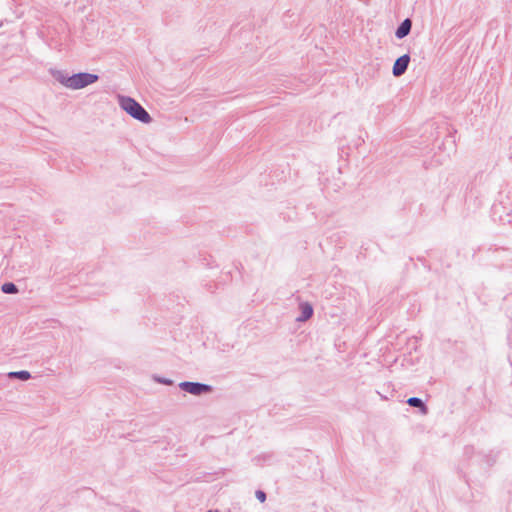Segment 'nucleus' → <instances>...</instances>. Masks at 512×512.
Wrapping results in <instances>:
<instances>
[{"instance_id":"obj_1","label":"nucleus","mask_w":512,"mask_h":512,"mask_svg":"<svg viewBox=\"0 0 512 512\" xmlns=\"http://www.w3.org/2000/svg\"><path fill=\"white\" fill-rule=\"evenodd\" d=\"M51 75L61 85L72 90H80L99 80V75L89 72L69 74L66 70L51 69Z\"/></svg>"},{"instance_id":"obj_2","label":"nucleus","mask_w":512,"mask_h":512,"mask_svg":"<svg viewBox=\"0 0 512 512\" xmlns=\"http://www.w3.org/2000/svg\"><path fill=\"white\" fill-rule=\"evenodd\" d=\"M118 104L120 108L125 111L129 116L135 120L149 124L152 122V117L147 110L134 98L126 95H118Z\"/></svg>"},{"instance_id":"obj_3","label":"nucleus","mask_w":512,"mask_h":512,"mask_svg":"<svg viewBox=\"0 0 512 512\" xmlns=\"http://www.w3.org/2000/svg\"><path fill=\"white\" fill-rule=\"evenodd\" d=\"M178 386L182 391L194 396L209 394L214 390L212 385L194 381H183Z\"/></svg>"},{"instance_id":"obj_4","label":"nucleus","mask_w":512,"mask_h":512,"mask_svg":"<svg viewBox=\"0 0 512 512\" xmlns=\"http://www.w3.org/2000/svg\"><path fill=\"white\" fill-rule=\"evenodd\" d=\"M411 57L409 53L403 54L402 56L398 57L392 67V74L395 77H400L403 74L406 73L409 63H410Z\"/></svg>"},{"instance_id":"obj_5","label":"nucleus","mask_w":512,"mask_h":512,"mask_svg":"<svg viewBox=\"0 0 512 512\" xmlns=\"http://www.w3.org/2000/svg\"><path fill=\"white\" fill-rule=\"evenodd\" d=\"M498 458V452L489 451L488 453L478 452L477 464H486L488 468L492 467Z\"/></svg>"},{"instance_id":"obj_6","label":"nucleus","mask_w":512,"mask_h":512,"mask_svg":"<svg viewBox=\"0 0 512 512\" xmlns=\"http://www.w3.org/2000/svg\"><path fill=\"white\" fill-rule=\"evenodd\" d=\"M300 314L297 316V322H306L314 314V308L309 302H301L299 304Z\"/></svg>"},{"instance_id":"obj_7","label":"nucleus","mask_w":512,"mask_h":512,"mask_svg":"<svg viewBox=\"0 0 512 512\" xmlns=\"http://www.w3.org/2000/svg\"><path fill=\"white\" fill-rule=\"evenodd\" d=\"M412 29V20L405 18L396 28L395 37L399 40L408 36Z\"/></svg>"},{"instance_id":"obj_8","label":"nucleus","mask_w":512,"mask_h":512,"mask_svg":"<svg viewBox=\"0 0 512 512\" xmlns=\"http://www.w3.org/2000/svg\"><path fill=\"white\" fill-rule=\"evenodd\" d=\"M406 403L410 407L418 409V412L421 415H427L429 413V408L426 402L419 397H410L406 400Z\"/></svg>"},{"instance_id":"obj_9","label":"nucleus","mask_w":512,"mask_h":512,"mask_svg":"<svg viewBox=\"0 0 512 512\" xmlns=\"http://www.w3.org/2000/svg\"><path fill=\"white\" fill-rule=\"evenodd\" d=\"M7 377L9 379H18L20 381H27L32 376L31 373L27 370H20V371H12L7 374Z\"/></svg>"},{"instance_id":"obj_10","label":"nucleus","mask_w":512,"mask_h":512,"mask_svg":"<svg viewBox=\"0 0 512 512\" xmlns=\"http://www.w3.org/2000/svg\"><path fill=\"white\" fill-rule=\"evenodd\" d=\"M477 454L478 452H476L474 446L472 445H467L464 447V452H463V456L468 460V461H472V464L475 462L477 463Z\"/></svg>"},{"instance_id":"obj_11","label":"nucleus","mask_w":512,"mask_h":512,"mask_svg":"<svg viewBox=\"0 0 512 512\" xmlns=\"http://www.w3.org/2000/svg\"><path fill=\"white\" fill-rule=\"evenodd\" d=\"M1 291L4 294H17L19 292V288L14 282L7 281L1 285Z\"/></svg>"},{"instance_id":"obj_12","label":"nucleus","mask_w":512,"mask_h":512,"mask_svg":"<svg viewBox=\"0 0 512 512\" xmlns=\"http://www.w3.org/2000/svg\"><path fill=\"white\" fill-rule=\"evenodd\" d=\"M153 380L156 383L167 385V386H170V385L174 384V381L172 379L166 378V377H163V376H159V375H153Z\"/></svg>"},{"instance_id":"obj_13","label":"nucleus","mask_w":512,"mask_h":512,"mask_svg":"<svg viewBox=\"0 0 512 512\" xmlns=\"http://www.w3.org/2000/svg\"><path fill=\"white\" fill-rule=\"evenodd\" d=\"M255 496H256L257 500L261 503H264L267 499L266 492L261 489L256 490Z\"/></svg>"},{"instance_id":"obj_14","label":"nucleus","mask_w":512,"mask_h":512,"mask_svg":"<svg viewBox=\"0 0 512 512\" xmlns=\"http://www.w3.org/2000/svg\"><path fill=\"white\" fill-rule=\"evenodd\" d=\"M456 132H457L456 130H453V132H449V134L447 135V139H446L447 142L450 141V143L452 145L451 149H454V150L456 148V140H455V136H454V134Z\"/></svg>"},{"instance_id":"obj_15","label":"nucleus","mask_w":512,"mask_h":512,"mask_svg":"<svg viewBox=\"0 0 512 512\" xmlns=\"http://www.w3.org/2000/svg\"><path fill=\"white\" fill-rule=\"evenodd\" d=\"M272 456H273L272 454L264 455V459H270V458H272Z\"/></svg>"},{"instance_id":"obj_16","label":"nucleus","mask_w":512,"mask_h":512,"mask_svg":"<svg viewBox=\"0 0 512 512\" xmlns=\"http://www.w3.org/2000/svg\"><path fill=\"white\" fill-rule=\"evenodd\" d=\"M207 512H219V510L218 509H210Z\"/></svg>"},{"instance_id":"obj_17","label":"nucleus","mask_w":512,"mask_h":512,"mask_svg":"<svg viewBox=\"0 0 512 512\" xmlns=\"http://www.w3.org/2000/svg\"><path fill=\"white\" fill-rule=\"evenodd\" d=\"M445 145V143L443 142L441 146H439V149H445V147H443Z\"/></svg>"}]
</instances>
